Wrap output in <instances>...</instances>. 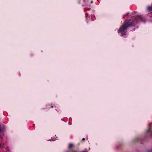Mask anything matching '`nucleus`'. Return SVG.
I'll return each instance as SVG.
<instances>
[{
    "instance_id": "obj_11",
    "label": "nucleus",
    "mask_w": 152,
    "mask_h": 152,
    "mask_svg": "<svg viewBox=\"0 0 152 152\" xmlns=\"http://www.w3.org/2000/svg\"><path fill=\"white\" fill-rule=\"evenodd\" d=\"M53 107V106H52L51 107Z\"/></svg>"
},
{
    "instance_id": "obj_8",
    "label": "nucleus",
    "mask_w": 152,
    "mask_h": 152,
    "mask_svg": "<svg viewBox=\"0 0 152 152\" xmlns=\"http://www.w3.org/2000/svg\"><path fill=\"white\" fill-rule=\"evenodd\" d=\"M148 152H152V149L148 151Z\"/></svg>"
},
{
    "instance_id": "obj_5",
    "label": "nucleus",
    "mask_w": 152,
    "mask_h": 152,
    "mask_svg": "<svg viewBox=\"0 0 152 152\" xmlns=\"http://www.w3.org/2000/svg\"><path fill=\"white\" fill-rule=\"evenodd\" d=\"M142 140V139L140 138V137H137L135 140V141L137 142H140L141 143H142V141H141V140Z\"/></svg>"
},
{
    "instance_id": "obj_1",
    "label": "nucleus",
    "mask_w": 152,
    "mask_h": 152,
    "mask_svg": "<svg viewBox=\"0 0 152 152\" xmlns=\"http://www.w3.org/2000/svg\"><path fill=\"white\" fill-rule=\"evenodd\" d=\"M143 19L141 15L135 16L131 18L130 19L126 20L123 24L121 26L118 30V33H120V36H123L127 34V31H125L128 28L134 27L135 23L139 21H142Z\"/></svg>"
},
{
    "instance_id": "obj_9",
    "label": "nucleus",
    "mask_w": 152,
    "mask_h": 152,
    "mask_svg": "<svg viewBox=\"0 0 152 152\" xmlns=\"http://www.w3.org/2000/svg\"><path fill=\"white\" fill-rule=\"evenodd\" d=\"M129 12H128L126 14V15H129Z\"/></svg>"
},
{
    "instance_id": "obj_3",
    "label": "nucleus",
    "mask_w": 152,
    "mask_h": 152,
    "mask_svg": "<svg viewBox=\"0 0 152 152\" xmlns=\"http://www.w3.org/2000/svg\"><path fill=\"white\" fill-rule=\"evenodd\" d=\"M5 126L3 124H0V133L4 132L5 130Z\"/></svg>"
},
{
    "instance_id": "obj_4",
    "label": "nucleus",
    "mask_w": 152,
    "mask_h": 152,
    "mask_svg": "<svg viewBox=\"0 0 152 152\" xmlns=\"http://www.w3.org/2000/svg\"><path fill=\"white\" fill-rule=\"evenodd\" d=\"M149 128L147 130V132H149L151 133V135L152 136V123H151L149 124Z\"/></svg>"
},
{
    "instance_id": "obj_6",
    "label": "nucleus",
    "mask_w": 152,
    "mask_h": 152,
    "mask_svg": "<svg viewBox=\"0 0 152 152\" xmlns=\"http://www.w3.org/2000/svg\"><path fill=\"white\" fill-rule=\"evenodd\" d=\"M73 146V145L72 144H69V145L68 148H71Z\"/></svg>"
},
{
    "instance_id": "obj_2",
    "label": "nucleus",
    "mask_w": 152,
    "mask_h": 152,
    "mask_svg": "<svg viewBox=\"0 0 152 152\" xmlns=\"http://www.w3.org/2000/svg\"><path fill=\"white\" fill-rule=\"evenodd\" d=\"M93 3V1L91 0H83V6H89Z\"/></svg>"
},
{
    "instance_id": "obj_10",
    "label": "nucleus",
    "mask_w": 152,
    "mask_h": 152,
    "mask_svg": "<svg viewBox=\"0 0 152 152\" xmlns=\"http://www.w3.org/2000/svg\"><path fill=\"white\" fill-rule=\"evenodd\" d=\"M1 144L0 143V147H1Z\"/></svg>"
},
{
    "instance_id": "obj_7",
    "label": "nucleus",
    "mask_w": 152,
    "mask_h": 152,
    "mask_svg": "<svg viewBox=\"0 0 152 152\" xmlns=\"http://www.w3.org/2000/svg\"><path fill=\"white\" fill-rule=\"evenodd\" d=\"M85 140V138H83L81 140V142H82L83 141H84Z\"/></svg>"
}]
</instances>
